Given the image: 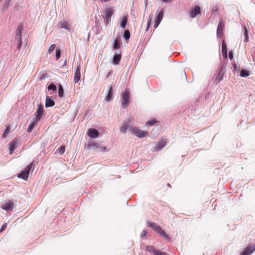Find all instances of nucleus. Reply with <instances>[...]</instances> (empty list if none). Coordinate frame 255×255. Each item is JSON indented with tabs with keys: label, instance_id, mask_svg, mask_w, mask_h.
I'll list each match as a JSON object with an SVG mask.
<instances>
[{
	"label": "nucleus",
	"instance_id": "nucleus-39",
	"mask_svg": "<svg viewBox=\"0 0 255 255\" xmlns=\"http://www.w3.org/2000/svg\"><path fill=\"white\" fill-rule=\"evenodd\" d=\"M9 132V127H7L6 129L4 130V132L2 134V137L5 138L7 134Z\"/></svg>",
	"mask_w": 255,
	"mask_h": 255
},
{
	"label": "nucleus",
	"instance_id": "nucleus-3",
	"mask_svg": "<svg viewBox=\"0 0 255 255\" xmlns=\"http://www.w3.org/2000/svg\"><path fill=\"white\" fill-rule=\"evenodd\" d=\"M129 130L133 134L140 138H142L148 135V132L147 131L140 130L136 127H130L129 128Z\"/></svg>",
	"mask_w": 255,
	"mask_h": 255
},
{
	"label": "nucleus",
	"instance_id": "nucleus-38",
	"mask_svg": "<svg viewBox=\"0 0 255 255\" xmlns=\"http://www.w3.org/2000/svg\"><path fill=\"white\" fill-rule=\"evenodd\" d=\"M244 34H245V35L246 37V38L245 39V41L248 42L249 41V36L248 35V30L246 27L244 28Z\"/></svg>",
	"mask_w": 255,
	"mask_h": 255
},
{
	"label": "nucleus",
	"instance_id": "nucleus-1",
	"mask_svg": "<svg viewBox=\"0 0 255 255\" xmlns=\"http://www.w3.org/2000/svg\"><path fill=\"white\" fill-rule=\"evenodd\" d=\"M122 105L123 108H126L129 105L130 97L129 92L126 89L121 94Z\"/></svg>",
	"mask_w": 255,
	"mask_h": 255
},
{
	"label": "nucleus",
	"instance_id": "nucleus-51",
	"mask_svg": "<svg viewBox=\"0 0 255 255\" xmlns=\"http://www.w3.org/2000/svg\"><path fill=\"white\" fill-rule=\"evenodd\" d=\"M254 60L255 61V58L254 59Z\"/></svg>",
	"mask_w": 255,
	"mask_h": 255
},
{
	"label": "nucleus",
	"instance_id": "nucleus-24",
	"mask_svg": "<svg viewBox=\"0 0 255 255\" xmlns=\"http://www.w3.org/2000/svg\"><path fill=\"white\" fill-rule=\"evenodd\" d=\"M158 234H160V235L162 237H163V238H164L166 240H170V238L168 237V236L165 233V232H164V231H163L162 228H161V229L160 230V231H159V232L158 233Z\"/></svg>",
	"mask_w": 255,
	"mask_h": 255
},
{
	"label": "nucleus",
	"instance_id": "nucleus-36",
	"mask_svg": "<svg viewBox=\"0 0 255 255\" xmlns=\"http://www.w3.org/2000/svg\"><path fill=\"white\" fill-rule=\"evenodd\" d=\"M127 128H128L127 125H126V124L123 125L120 128V131L122 132V133H125L127 132Z\"/></svg>",
	"mask_w": 255,
	"mask_h": 255
},
{
	"label": "nucleus",
	"instance_id": "nucleus-42",
	"mask_svg": "<svg viewBox=\"0 0 255 255\" xmlns=\"http://www.w3.org/2000/svg\"><path fill=\"white\" fill-rule=\"evenodd\" d=\"M55 46H56L55 44H54L51 45V46L49 48L48 52L50 53H52L54 51V49L55 48Z\"/></svg>",
	"mask_w": 255,
	"mask_h": 255
},
{
	"label": "nucleus",
	"instance_id": "nucleus-7",
	"mask_svg": "<svg viewBox=\"0 0 255 255\" xmlns=\"http://www.w3.org/2000/svg\"><path fill=\"white\" fill-rule=\"evenodd\" d=\"M80 63H77L75 72L74 74V82L75 83H78L81 78V73H80Z\"/></svg>",
	"mask_w": 255,
	"mask_h": 255
},
{
	"label": "nucleus",
	"instance_id": "nucleus-23",
	"mask_svg": "<svg viewBox=\"0 0 255 255\" xmlns=\"http://www.w3.org/2000/svg\"><path fill=\"white\" fill-rule=\"evenodd\" d=\"M28 174L23 170L18 176V177L26 180L28 177Z\"/></svg>",
	"mask_w": 255,
	"mask_h": 255
},
{
	"label": "nucleus",
	"instance_id": "nucleus-18",
	"mask_svg": "<svg viewBox=\"0 0 255 255\" xmlns=\"http://www.w3.org/2000/svg\"><path fill=\"white\" fill-rule=\"evenodd\" d=\"M15 40L17 42V48L18 50H19L22 43H21V36L19 35H15Z\"/></svg>",
	"mask_w": 255,
	"mask_h": 255
},
{
	"label": "nucleus",
	"instance_id": "nucleus-50",
	"mask_svg": "<svg viewBox=\"0 0 255 255\" xmlns=\"http://www.w3.org/2000/svg\"><path fill=\"white\" fill-rule=\"evenodd\" d=\"M236 64H235V65H234V68H236Z\"/></svg>",
	"mask_w": 255,
	"mask_h": 255
},
{
	"label": "nucleus",
	"instance_id": "nucleus-27",
	"mask_svg": "<svg viewBox=\"0 0 255 255\" xmlns=\"http://www.w3.org/2000/svg\"><path fill=\"white\" fill-rule=\"evenodd\" d=\"M250 75L249 72L245 70H242L240 72V76L243 77H246Z\"/></svg>",
	"mask_w": 255,
	"mask_h": 255
},
{
	"label": "nucleus",
	"instance_id": "nucleus-21",
	"mask_svg": "<svg viewBox=\"0 0 255 255\" xmlns=\"http://www.w3.org/2000/svg\"><path fill=\"white\" fill-rule=\"evenodd\" d=\"M36 122H37V121L34 119H33L32 120H31V123L30 125H29V127L28 128V129H27V132H31V131L32 130V129L34 128V127L35 126Z\"/></svg>",
	"mask_w": 255,
	"mask_h": 255
},
{
	"label": "nucleus",
	"instance_id": "nucleus-9",
	"mask_svg": "<svg viewBox=\"0 0 255 255\" xmlns=\"http://www.w3.org/2000/svg\"><path fill=\"white\" fill-rule=\"evenodd\" d=\"M163 9H161L156 17L154 27L156 28L159 25L163 17Z\"/></svg>",
	"mask_w": 255,
	"mask_h": 255
},
{
	"label": "nucleus",
	"instance_id": "nucleus-32",
	"mask_svg": "<svg viewBox=\"0 0 255 255\" xmlns=\"http://www.w3.org/2000/svg\"><path fill=\"white\" fill-rule=\"evenodd\" d=\"M124 37L126 40H128L130 38V32L128 30H126L124 32Z\"/></svg>",
	"mask_w": 255,
	"mask_h": 255
},
{
	"label": "nucleus",
	"instance_id": "nucleus-30",
	"mask_svg": "<svg viewBox=\"0 0 255 255\" xmlns=\"http://www.w3.org/2000/svg\"><path fill=\"white\" fill-rule=\"evenodd\" d=\"M223 77V74L222 73V71H221L217 75L216 77V80L218 81V82H220Z\"/></svg>",
	"mask_w": 255,
	"mask_h": 255
},
{
	"label": "nucleus",
	"instance_id": "nucleus-17",
	"mask_svg": "<svg viewBox=\"0 0 255 255\" xmlns=\"http://www.w3.org/2000/svg\"><path fill=\"white\" fill-rule=\"evenodd\" d=\"M109 88V91L106 97V100L108 102L110 101L112 99V87L111 86H109L108 87Z\"/></svg>",
	"mask_w": 255,
	"mask_h": 255
},
{
	"label": "nucleus",
	"instance_id": "nucleus-43",
	"mask_svg": "<svg viewBox=\"0 0 255 255\" xmlns=\"http://www.w3.org/2000/svg\"><path fill=\"white\" fill-rule=\"evenodd\" d=\"M59 152L60 154H62L65 150V147L64 146L62 145L59 148Z\"/></svg>",
	"mask_w": 255,
	"mask_h": 255
},
{
	"label": "nucleus",
	"instance_id": "nucleus-22",
	"mask_svg": "<svg viewBox=\"0 0 255 255\" xmlns=\"http://www.w3.org/2000/svg\"><path fill=\"white\" fill-rule=\"evenodd\" d=\"M222 50L223 55H225L226 57H227V44H226L225 41H223V43H222Z\"/></svg>",
	"mask_w": 255,
	"mask_h": 255
},
{
	"label": "nucleus",
	"instance_id": "nucleus-6",
	"mask_svg": "<svg viewBox=\"0 0 255 255\" xmlns=\"http://www.w3.org/2000/svg\"><path fill=\"white\" fill-rule=\"evenodd\" d=\"M43 112H44V110H43V106L42 105V104H40L38 106V108H37V111L35 113L36 115H35V119L37 122L39 121L42 118V117L43 116Z\"/></svg>",
	"mask_w": 255,
	"mask_h": 255
},
{
	"label": "nucleus",
	"instance_id": "nucleus-37",
	"mask_svg": "<svg viewBox=\"0 0 255 255\" xmlns=\"http://www.w3.org/2000/svg\"><path fill=\"white\" fill-rule=\"evenodd\" d=\"M48 89L49 90L55 91L56 89V86L54 84L51 83L48 86Z\"/></svg>",
	"mask_w": 255,
	"mask_h": 255
},
{
	"label": "nucleus",
	"instance_id": "nucleus-13",
	"mask_svg": "<svg viewBox=\"0 0 255 255\" xmlns=\"http://www.w3.org/2000/svg\"><path fill=\"white\" fill-rule=\"evenodd\" d=\"M113 13V9L112 8H108L105 12V17L107 19V22L111 21V16Z\"/></svg>",
	"mask_w": 255,
	"mask_h": 255
},
{
	"label": "nucleus",
	"instance_id": "nucleus-8",
	"mask_svg": "<svg viewBox=\"0 0 255 255\" xmlns=\"http://www.w3.org/2000/svg\"><path fill=\"white\" fill-rule=\"evenodd\" d=\"M57 25L60 28H64L68 31L71 29L70 24L65 20L59 21Z\"/></svg>",
	"mask_w": 255,
	"mask_h": 255
},
{
	"label": "nucleus",
	"instance_id": "nucleus-35",
	"mask_svg": "<svg viewBox=\"0 0 255 255\" xmlns=\"http://www.w3.org/2000/svg\"><path fill=\"white\" fill-rule=\"evenodd\" d=\"M32 165H33V163H31L30 164H29L27 166H26L24 169V171L25 172H26L27 173H28V175H29V171L32 168Z\"/></svg>",
	"mask_w": 255,
	"mask_h": 255
},
{
	"label": "nucleus",
	"instance_id": "nucleus-48",
	"mask_svg": "<svg viewBox=\"0 0 255 255\" xmlns=\"http://www.w3.org/2000/svg\"><path fill=\"white\" fill-rule=\"evenodd\" d=\"M217 9H218L217 6H215L213 7V10H214V11H216V10H217Z\"/></svg>",
	"mask_w": 255,
	"mask_h": 255
},
{
	"label": "nucleus",
	"instance_id": "nucleus-44",
	"mask_svg": "<svg viewBox=\"0 0 255 255\" xmlns=\"http://www.w3.org/2000/svg\"><path fill=\"white\" fill-rule=\"evenodd\" d=\"M151 18L149 17L147 19V27L146 31H148L151 24Z\"/></svg>",
	"mask_w": 255,
	"mask_h": 255
},
{
	"label": "nucleus",
	"instance_id": "nucleus-29",
	"mask_svg": "<svg viewBox=\"0 0 255 255\" xmlns=\"http://www.w3.org/2000/svg\"><path fill=\"white\" fill-rule=\"evenodd\" d=\"M146 250L147 251H149L151 253H152L153 254L155 253L154 251H156V250L155 249L154 247L152 246H148L146 247Z\"/></svg>",
	"mask_w": 255,
	"mask_h": 255
},
{
	"label": "nucleus",
	"instance_id": "nucleus-4",
	"mask_svg": "<svg viewBox=\"0 0 255 255\" xmlns=\"http://www.w3.org/2000/svg\"><path fill=\"white\" fill-rule=\"evenodd\" d=\"M255 251V244L249 245L244 250L240 253V255H251Z\"/></svg>",
	"mask_w": 255,
	"mask_h": 255
},
{
	"label": "nucleus",
	"instance_id": "nucleus-41",
	"mask_svg": "<svg viewBox=\"0 0 255 255\" xmlns=\"http://www.w3.org/2000/svg\"><path fill=\"white\" fill-rule=\"evenodd\" d=\"M154 252H155V253L154 254V255H167L166 253L162 252L157 250H156V251H154Z\"/></svg>",
	"mask_w": 255,
	"mask_h": 255
},
{
	"label": "nucleus",
	"instance_id": "nucleus-15",
	"mask_svg": "<svg viewBox=\"0 0 255 255\" xmlns=\"http://www.w3.org/2000/svg\"><path fill=\"white\" fill-rule=\"evenodd\" d=\"M147 225L149 227L151 228L155 232H157V233L161 228L159 225L153 222H147Z\"/></svg>",
	"mask_w": 255,
	"mask_h": 255
},
{
	"label": "nucleus",
	"instance_id": "nucleus-34",
	"mask_svg": "<svg viewBox=\"0 0 255 255\" xmlns=\"http://www.w3.org/2000/svg\"><path fill=\"white\" fill-rule=\"evenodd\" d=\"M156 122H157V121H156V120L154 119H153L151 120L150 121L147 122L146 124V125L147 126H152L154 124H155Z\"/></svg>",
	"mask_w": 255,
	"mask_h": 255
},
{
	"label": "nucleus",
	"instance_id": "nucleus-16",
	"mask_svg": "<svg viewBox=\"0 0 255 255\" xmlns=\"http://www.w3.org/2000/svg\"><path fill=\"white\" fill-rule=\"evenodd\" d=\"M55 105L54 101L52 100L50 98L47 97L45 102L46 107H52Z\"/></svg>",
	"mask_w": 255,
	"mask_h": 255
},
{
	"label": "nucleus",
	"instance_id": "nucleus-31",
	"mask_svg": "<svg viewBox=\"0 0 255 255\" xmlns=\"http://www.w3.org/2000/svg\"><path fill=\"white\" fill-rule=\"evenodd\" d=\"M64 95V90L61 85L59 86L58 88V96L60 97H62Z\"/></svg>",
	"mask_w": 255,
	"mask_h": 255
},
{
	"label": "nucleus",
	"instance_id": "nucleus-47",
	"mask_svg": "<svg viewBox=\"0 0 255 255\" xmlns=\"http://www.w3.org/2000/svg\"><path fill=\"white\" fill-rule=\"evenodd\" d=\"M229 58L232 60L233 59V54L232 51H230L229 53Z\"/></svg>",
	"mask_w": 255,
	"mask_h": 255
},
{
	"label": "nucleus",
	"instance_id": "nucleus-26",
	"mask_svg": "<svg viewBox=\"0 0 255 255\" xmlns=\"http://www.w3.org/2000/svg\"><path fill=\"white\" fill-rule=\"evenodd\" d=\"M22 30V25L19 24L17 28L15 35L21 36Z\"/></svg>",
	"mask_w": 255,
	"mask_h": 255
},
{
	"label": "nucleus",
	"instance_id": "nucleus-46",
	"mask_svg": "<svg viewBox=\"0 0 255 255\" xmlns=\"http://www.w3.org/2000/svg\"><path fill=\"white\" fill-rule=\"evenodd\" d=\"M146 231L143 230L141 232V234H140L141 237H144L146 236Z\"/></svg>",
	"mask_w": 255,
	"mask_h": 255
},
{
	"label": "nucleus",
	"instance_id": "nucleus-11",
	"mask_svg": "<svg viewBox=\"0 0 255 255\" xmlns=\"http://www.w3.org/2000/svg\"><path fill=\"white\" fill-rule=\"evenodd\" d=\"M14 206L13 203L11 201H8L7 202L3 204L1 208L4 210H12Z\"/></svg>",
	"mask_w": 255,
	"mask_h": 255
},
{
	"label": "nucleus",
	"instance_id": "nucleus-25",
	"mask_svg": "<svg viewBox=\"0 0 255 255\" xmlns=\"http://www.w3.org/2000/svg\"><path fill=\"white\" fill-rule=\"evenodd\" d=\"M128 22V17L127 16H124L121 22V26L123 28H125L127 25Z\"/></svg>",
	"mask_w": 255,
	"mask_h": 255
},
{
	"label": "nucleus",
	"instance_id": "nucleus-10",
	"mask_svg": "<svg viewBox=\"0 0 255 255\" xmlns=\"http://www.w3.org/2000/svg\"><path fill=\"white\" fill-rule=\"evenodd\" d=\"M87 134L90 137L94 138L99 136V132L97 129L91 128L88 130Z\"/></svg>",
	"mask_w": 255,
	"mask_h": 255
},
{
	"label": "nucleus",
	"instance_id": "nucleus-33",
	"mask_svg": "<svg viewBox=\"0 0 255 255\" xmlns=\"http://www.w3.org/2000/svg\"><path fill=\"white\" fill-rule=\"evenodd\" d=\"M114 48V49H119L120 48V41L118 39H117L115 40Z\"/></svg>",
	"mask_w": 255,
	"mask_h": 255
},
{
	"label": "nucleus",
	"instance_id": "nucleus-12",
	"mask_svg": "<svg viewBox=\"0 0 255 255\" xmlns=\"http://www.w3.org/2000/svg\"><path fill=\"white\" fill-rule=\"evenodd\" d=\"M201 9L198 5L195 6L194 8H193L190 11V15L192 18L195 17L197 15L200 13Z\"/></svg>",
	"mask_w": 255,
	"mask_h": 255
},
{
	"label": "nucleus",
	"instance_id": "nucleus-28",
	"mask_svg": "<svg viewBox=\"0 0 255 255\" xmlns=\"http://www.w3.org/2000/svg\"><path fill=\"white\" fill-rule=\"evenodd\" d=\"M3 0H0V1H2ZM11 0H4V4L3 6V9L6 10L9 6V2Z\"/></svg>",
	"mask_w": 255,
	"mask_h": 255
},
{
	"label": "nucleus",
	"instance_id": "nucleus-40",
	"mask_svg": "<svg viewBox=\"0 0 255 255\" xmlns=\"http://www.w3.org/2000/svg\"><path fill=\"white\" fill-rule=\"evenodd\" d=\"M61 51L59 49H56V59L58 60L60 57Z\"/></svg>",
	"mask_w": 255,
	"mask_h": 255
},
{
	"label": "nucleus",
	"instance_id": "nucleus-19",
	"mask_svg": "<svg viewBox=\"0 0 255 255\" xmlns=\"http://www.w3.org/2000/svg\"><path fill=\"white\" fill-rule=\"evenodd\" d=\"M122 55L121 54L115 55L113 57V63L115 65H117L119 63L121 59Z\"/></svg>",
	"mask_w": 255,
	"mask_h": 255
},
{
	"label": "nucleus",
	"instance_id": "nucleus-45",
	"mask_svg": "<svg viewBox=\"0 0 255 255\" xmlns=\"http://www.w3.org/2000/svg\"><path fill=\"white\" fill-rule=\"evenodd\" d=\"M6 224L5 223V224H3L2 226H1L0 229V232H1L3 230H4L6 228Z\"/></svg>",
	"mask_w": 255,
	"mask_h": 255
},
{
	"label": "nucleus",
	"instance_id": "nucleus-5",
	"mask_svg": "<svg viewBox=\"0 0 255 255\" xmlns=\"http://www.w3.org/2000/svg\"><path fill=\"white\" fill-rule=\"evenodd\" d=\"M224 27V22L223 20H220L219 22L217 29V36L218 37L221 38L222 36Z\"/></svg>",
	"mask_w": 255,
	"mask_h": 255
},
{
	"label": "nucleus",
	"instance_id": "nucleus-49",
	"mask_svg": "<svg viewBox=\"0 0 255 255\" xmlns=\"http://www.w3.org/2000/svg\"><path fill=\"white\" fill-rule=\"evenodd\" d=\"M164 2H170L172 0H162Z\"/></svg>",
	"mask_w": 255,
	"mask_h": 255
},
{
	"label": "nucleus",
	"instance_id": "nucleus-14",
	"mask_svg": "<svg viewBox=\"0 0 255 255\" xmlns=\"http://www.w3.org/2000/svg\"><path fill=\"white\" fill-rule=\"evenodd\" d=\"M168 142V139L165 138H163L161 139L158 144L157 145V149L158 150H161L166 144Z\"/></svg>",
	"mask_w": 255,
	"mask_h": 255
},
{
	"label": "nucleus",
	"instance_id": "nucleus-2",
	"mask_svg": "<svg viewBox=\"0 0 255 255\" xmlns=\"http://www.w3.org/2000/svg\"><path fill=\"white\" fill-rule=\"evenodd\" d=\"M87 147L89 149H93L98 152L100 151L105 152L107 151L106 147H102L98 143L96 142H89Z\"/></svg>",
	"mask_w": 255,
	"mask_h": 255
},
{
	"label": "nucleus",
	"instance_id": "nucleus-20",
	"mask_svg": "<svg viewBox=\"0 0 255 255\" xmlns=\"http://www.w3.org/2000/svg\"><path fill=\"white\" fill-rule=\"evenodd\" d=\"M17 144V142L16 141H14L13 142L10 143L9 144L10 146L9 148V153L12 154L13 152V151L15 150V149L16 147V145Z\"/></svg>",
	"mask_w": 255,
	"mask_h": 255
}]
</instances>
